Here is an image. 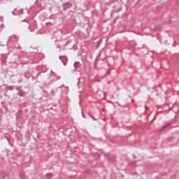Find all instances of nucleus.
I'll return each mask as SVG.
<instances>
[{
	"label": "nucleus",
	"instance_id": "f257e3e1",
	"mask_svg": "<svg viewBox=\"0 0 179 179\" xmlns=\"http://www.w3.org/2000/svg\"><path fill=\"white\" fill-rule=\"evenodd\" d=\"M63 10H68V9H71L72 8L73 5L71 3H64L63 5Z\"/></svg>",
	"mask_w": 179,
	"mask_h": 179
},
{
	"label": "nucleus",
	"instance_id": "f03ea898",
	"mask_svg": "<svg viewBox=\"0 0 179 179\" xmlns=\"http://www.w3.org/2000/svg\"><path fill=\"white\" fill-rule=\"evenodd\" d=\"M59 59H61L63 65H66V63L68 62V57L65 56H59Z\"/></svg>",
	"mask_w": 179,
	"mask_h": 179
},
{
	"label": "nucleus",
	"instance_id": "7ed1b4c3",
	"mask_svg": "<svg viewBox=\"0 0 179 179\" xmlns=\"http://www.w3.org/2000/svg\"><path fill=\"white\" fill-rule=\"evenodd\" d=\"M170 128V123H168L163 126L160 129L159 132H163V131H166V129H169Z\"/></svg>",
	"mask_w": 179,
	"mask_h": 179
},
{
	"label": "nucleus",
	"instance_id": "20e7f679",
	"mask_svg": "<svg viewBox=\"0 0 179 179\" xmlns=\"http://www.w3.org/2000/svg\"><path fill=\"white\" fill-rule=\"evenodd\" d=\"M53 176H54V174H52V173H47V174L45 175V177H46L47 178H52Z\"/></svg>",
	"mask_w": 179,
	"mask_h": 179
},
{
	"label": "nucleus",
	"instance_id": "39448f33",
	"mask_svg": "<svg viewBox=\"0 0 179 179\" xmlns=\"http://www.w3.org/2000/svg\"><path fill=\"white\" fill-rule=\"evenodd\" d=\"M79 66H80V63H79L78 62H76L74 63V67L76 68V69H78Z\"/></svg>",
	"mask_w": 179,
	"mask_h": 179
},
{
	"label": "nucleus",
	"instance_id": "423d86ee",
	"mask_svg": "<svg viewBox=\"0 0 179 179\" xmlns=\"http://www.w3.org/2000/svg\"><path fill=\"white\" fill-rule=\"evenodd\" d=\"M18 96H20V97H24V92H18Z\"/></svg>",
	"mask_w": 179,
	"mask_h": 179
},
{
	"label": "nucleus",
	"instance_id": "0eeeda50",
	"mask_svg": "<svg viewBox=\"0 0 179 179\" xmlns=\"http://www.w3.org/2000/svg\"><path fill=\"white\" fill-rule=\"evenodd\" d=\"M160 29V27L157 26V27H155L153 29V31H157V30H159Z\"/></svg>",
	"mask_w": 179,
	"mask_h": 179
},
{
	"label": "nucleus",
	"instance_id": "6e6552de",
	"mask_svg": "<svg viewBox=\"0 0 179 179\" xmlns=\"http://www.w3.org/2000/svg\"><path fill=\"white\" fill-rule=\"evenodd\" d=\"M88 115H90V117L94 120V121H97V119L94 118V117H93V115L88 114Z\"/></svg>",
	"mask_w": 179,
	"mask_h": 179
},
{
	"label": "nucleus",
	"instance_id": "1a4fd4ad",
	"mask_svg": "<svg viewBox=\"0 0 179 179\" xmlns=\"http://www.w3.org/2000/svg\"><path fill=\"white\" fill-rule=\"evenodd\" d=\"M29 29L30 31H31V32L34 31V29H31V27H29Z\"/></svg>",
	"mask_w": 179,
	"mask_h": 179
},
{
	"label": "nucleus",
	"instance_id": "9d476101",
	"mask_svg": "<svg viewBox=\"0 0 179 179\" xmlns=\"http://www.w3.org/2000/svg\"><path fill=\"white\" fill-rule=\"evenodd\" d=\"M82 115H83V118H86V117L85 116V113H82Z\"/></svg>",
	"mask_w": 179,
	"mask_h": 179
},
{
	"label": "nucleus",
	"instance_id": "9b49d317",
	"mask_svg": "<svg viewBox=\"0 0 179 179\" xmlns=\"http://www.w3.org/2000/svg\"><path fill=\"white\" fill-rule=\"evenodd\" d=\"M156 120V115L154 117L153 120L151 121V122H153V121Z\"/></svg>",
	"mask_w": 179,
	"mask_h": 179
},
{
	"label": "nucleus",
	"instance_id": "f8f14e48",
	"mask_svg": "<svg viewBox=\"0 0 179 179\" xmlns=\"http://www.w3.org/2000/svg\"><path fill=\"white\" fill-rule=\"evenodd\" d=\"M22 22H26L27 23V20H23Z\"/></svg>",
	"mask_w": 179,
	"mask_h": 179
},
{
	"label": "nucleus",
	"instance_id": "ddd939ff",
	"mask_svg": "<svg viewBox=\"0 0 179 179\" xmlns=\"http://www.w3.org/2000/svg\"><path fill=\"white\" fill-rule=\"evenodd\" d=\"M12 14L14 15H16V14H15V11H13Z\"/></svg>",
	"mask_w": 179,
	"mask_h": 179
},
{
	"label": "nucleus",
	"instance_id": "4468645a",
	"mask_svg": "<svg viewBox=\"0 0 179 179\" xmlns=\"http://www.w3.org/2000/svg\"><path fill=\"white\" fill-rule=\"evenodd\" d=\"M46 24H51V22H48Z\"/></svg>",
	"mask_w": 179,
	"mask_h": 179
},
{
	"label": "nucleus",
	"instance_id": "2eb2a0df",
	"mask_svg": "<svg viewBox=\"0 0 179 179\" xmlns=\"http://www.w3.org/2000/svg\"><path fill=\"white\" fill-rule=\"evenodd\" d=\"M133 156H134V159H136V157L135 156V155H134Z\"/></svg>",
	"mask_w": 179,
	"mask_h": 179
},
{
	"label": "nucleus",
	"instance_id": "dca6fc26",
	"mask_svg": "<svg viewBox=\"0 0 179 179\" xmlns=\"http://www.w3.org/2000/svg\"><path fill=\"white\" fill-rule=\"evenodd\" d=\"M57 47H58V48H61V46H59V45H57Z\"/></svg>",
	"mask_w": 179,
	"mask_h": 179
},
{
	"label": "nucleus",
	"instance_id": "f3484780",
	"mask_svg": "<svg viewBox=\"0 0 179 179\" xmlns=\"http://www.w3.org/2000/svg\"><path fill=\"white\" fill-rule=\"evenodd\" d=\"M169 141H171V138H169Z\"/></svg>",
	"mask_w": 179,
	"mask_h": 179
}]
</instances>
